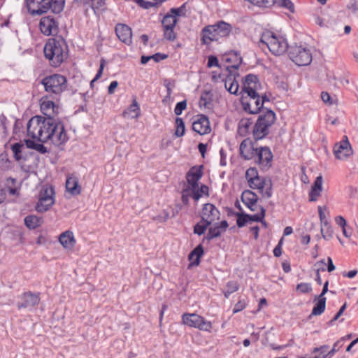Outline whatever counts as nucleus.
Instances as JSON below:
<instances>
[{"label": "nucleus", "mask_w": 358, "mask_h": 358, "mask_svg": "<svg viewBox=\"0 0 358 358\" xmlns=\"http://www.w3.org/2000/svg\"><path fill=\"white\" fill-rule=\"evenodd\" d=\"M43 52L50 64L57 67L68 57V45L64 39L50 38L44 46Z\"/></svg>", "instance_id": "nucleus-1"}, {"label": "nucleus", "mask_w": 358, "mask_h": 358, "mask_svg": "<svg viewBox=\"0 0 358 358\" xmlns=\"http://www.w3.org/2000/svg\"><path fill=\"white\" fill-rule=\"evenodd\" d=\"M40 84L43 86L45 95L50 96L52 99H59L68 87L66 78L59 73L43 77L40 80Z\"/></svg>", "instance_id": "nucleus-2"}, {"label": "nucleus", "mask_w": 358, "mask_h": 358, "mask_svg": "<svg viewBox=\"0 0 358 358\" xmlns=\"http://www.w3.org/2000/svg\"><path fill=\"white\" fill-rule=\"evenodd\" d=\"M28 13L31 16L42 15L51 10L59 13L64 8V0H25Z\"/></svg>", "instance_id": "nucleus-3"}, {"label": "nucleus", "mask_w": 358, "mask_h": 358, "mask_svg": "<svg viewBox=\"0 0 358 358\" xmlns=\"http://www.w3.org/2000/svg\"><path fill=\"white\" fill-rule=\"evenodd\" d=\"M275 113L270 109H262L252 127L255 140H261L269 134L270 128L275 122Z\"/></svg>", "instance_id": "nucleus-4"}, {"label": "nucleus", "mask_w": 358, "mask_h": 358, "mask_svg": "<svg viewBox=\"0 0 358 358\" xmlns=\"http://www.w3.org/2000/svg\"><path fill=\"white\" fill-rule=\"evenodd\" d=\"M231 25L224 21H220L213 25L205 27L201 31V41L203 44L209 45L213 41H217L221 37H226L231 31Z\"/></svg>", "instance_id": "nucleus-5"}, {"label": "nucleus", "mask_w": 358, "mask_h": 358, "mask_svg": "<svg viewBox=\"0 0 358 358\" xmlns=\"http://www.w3.org/2000/svg\"><path fill=\"white\" fill-rule=\"evenodd\" d=\"M260 43L266 45L269 50L275 55H281L286 51L288 52L289 47L285 38L276 36L271 31L262 34Z\"/></svg>", "instance_id": "nucleus-6"}, {"label": "nucleus", "mask_w": 358, "mask_h": 358, "mask_svg": "<svg viewBox=\"0 0 358 358\" xmlns=\"http://www.w3.org/2000/svg\"><path fill=\"white\" fill-rule=\"evenodd\" d=\"M289 59L297 66H308L312 62L310 50L303 45H292L288 49Z\"/></svg>", "instance_id": "nucleus-7"}, {"label": "nucleus", "mask_w": 358, "mask_h": 358, "mask_svg": "<svg viewBox=\"0 0 358 358\" xmlns=\"http://www.w3.org/2000/svg\"><path fill=\"white\" fill-rule=\"evenodd\" d=\"M55 191L52 187H43L40 191L36 210L39 213L47 211L55 203Z\"/></svg>", "instance_id": "nucleus-8"}, {"label": "nucleus", "mask_w": 358, "mask_h": 358, "mask_svg": "<svg viewBox=\"0 0 358 358\" xmlns=\"http://www.w3.org/2000/svg\"><path fill=\"white\" fill-rule=\"evenodd\" d=\"M182 323L190 327L197 328L202 331H210L212 324L203 317L195 313H185L182 316Z\"/></svg>", "instance_id": "nucleus-9"}, {"label": "nucleus", "mask_w": 358, "mask_h": 358, "mask_svg": "<svg viewBox=\"0 0 358 358\" xmlns=\"http://www.w3.org/2000/svg\"><path fill=\"white\" fill-rule=\"evenodd\" d=\"M273 157L272 152L268 147L260 146L257 148L253 160L262 170L267 171L271 167Z\"/></svg>", "instance_id": "nucleus-10"}, {"label": "nucleus", "mask_w": 358, "mask_h": 358, "mask_svg": "<svg viewBox=\"0 0 358 358\" xmlns=\"http://www.w3.org/2000/svg\"><path fill=\"white\" fill-rule=\"evenodd\" d=\"M248 185L250 188L259 190L263 197L269 199L272 196V181L271 179L258 176L250 181Z\"/></svg>", "instance_id": "nucleus-11"}, {"label": "nucleus", "mask_w": 358, "mask_h": 358, "mask_svg": "<svg viewBox=\"0 0 358 358\" xmlns=\"http://www.w3.org/2000/svg\"><path fill=\"white\" fill-rule=\"evenodd\" d=\"M241 102L244 110L250 114H259L263 108L259 94L243 96Z\"/></svg>", "instance_id": "nucleus-12"}, {"label": "nucleus", "mask_w": 358, "mask_h": 358, "mask_svg": "<svg viewBox=\"0 0 358 358\" xmlns=\"http://www.w3.org/2000/svg\"><path fill=\"white\" fill-rule=\"evenodd\" d=\"M39 29L45 36H55L59 31V22L52 15L45 16L40 20Z\"/></svg>", "instance_id": "nucleus-13"}, {"label": "nucleus", "mask_w": 358, "mask_h": 358, "mask_svg": "<svg viewBox=\"0 0 358 358\" xmlns=\"http://www.w3.org/2000/svg\"><path fill=\"white\" fill-rule=\"evenodd\" d=\"M52 129L54 131H52L53 134L50 140L55 145L59 146L68 141L69 138L64 125L61 121L55 120Z\"/></svg>", "instance_id": "nucleus-14"}, {"label": "nucleus", "mask_w": 358, "mask_h": 358, "mask_svg": "<svg viewBox=\"0 0 358 358\" xmlns=\"http://www.w3.org/2000/svg\"><path fill=\"white\" fill-rule=\"evenodd\" d=\"M48 95H44L40 100L41 110L47 117L55 118L59 113V106Z\"/></svg>", "instance_id": "nucleus-15"}, {"label": "nucleus", "mask_w": 358, "mask_h": 358, "mask_svg": "<svg viewBox=\"0 0 358 358\" xmlns=\"http://www.w3.org/2000/svg\"><path fill=\"white\" fill-rule=\"evenodd\" d=\"M352 153V149L346 136H344L343 141L336 143L334 146V154L335 157L339 160L346 159L351 156Z\"/></svg>", "instance_id": "nucleus-16"}, {"label": "nucleus", "mask_w": 358, "mask_h": 358, "mask_svg": "<svg viewBox=\"0 0 358 358\" xmlns=\"http://www.w3.org/2000/svg\"><path fill=\"white\" fill-rule=\"evenodd\" d=\"M220 210L212 203H208L203 205L201 219L202 222H207V224H212L220 220Z\"/></svg>", "instance_id": "nucleus-17"}, {"label": "nucleus", "mask_w": 358, "mask_h": 358, "mask_svg": "<svg viewBox=\"0 0 358 358\" xmlns=\"http://www.w3.org/2000/svg\"><path fill=\"white\" fill-rule=\"evenodd\" d=\"M261 89V84L257 76L248 74L245 77L243 91L247 95L259 94V90Z\"/></svg>", "instance_id": "nucleus-18"}, {"label": "nucleus", "mask_w": 358, "mask_h": 358, "mask_svg": "<svg viewBox=\"0 0 358 358\" xmlns=\"http://www.w3.org/2000/svg\"><path fill=\"white\" fill-rule=\"evenodd\" d=\"M228 227L229 224L226 220H223L220 223H213L210 226H209L208 233L203 238V241H210L213 238L220 237L222 233L226 231Z\"/></svg>", "instance_id": "nucleus-19"}, {"label": "nucleus", "mask_w": 358, "mask_h": 358, "mask_svg": "<svg viewBox=\"0 0 358 358\" xmlns=\"http://www.w3.org/2000/svg\"><path fill=\"white\" fill-rule=\"evenodd\" d=\"M192 129L200 135L210 133L211 128L208 117L205 115H197L196 120L192 123Z\"/></svg>", "instance_id": "nucleus-20"}, {"label": "nucleus", "mask_w": 358, "mask_h": 358, "mask_svg": "<svg viewBox=\"0 0 358 358\" xmlns=\"http://www.w3.org/2000/svg\"><path fill=\"white\" fill-rule=\"evenodd\" d=\"M55 118L42 117L41 131L40 133L39 141L45 143L51 138L52 136V127L55 123Z\"/></svg>", "instance_id": "nucleus-21"}, {"label": "nucleus", "mask_w": 358, "mask_h": 358, "mask_svg": "<svg viewBox=\"0 0 358 358\" xmlns=\"http://www.w3.org/2000/svg\"><path fill=\"white\" fill-rule=\"evenodd\" d=\"M258 147L250 139L243 140L240 145V155L245 160H253Z\"/></svg>", "instance_id": "nucleus-22"}, {"label": "nucleus", "mask_w": 358, "mask_h": 358, "mask_svg": "<svg viewBox=\"0 0 358 358\" xmlns=\"http://www.w3.org/2000/svg\"><path fill=\"white\" fill-rule=\"evenodd\" d=\"M21 299L22 302L17 304L18 309L32 308L39 303L40 294L31 292H24L21 296Z\"/></svg>", "instance_id": "nucleus-23"}, {"label": "nucleus", "mask_w": 358, "mask_h": 358, "mask_svg": "<svg viewBox=\"0 0 358 358\" xmlns=\"http://www.w3.org/2000/svg\"><path fill=\"white\" fill-rule=\"evenodd\" d=\"M42 117L34 116L31 117L27 123V134L33 139L39 141L40 133L41 131Z\"/></svg>", "instance_id": "nucleus-24"}, {"label": "nucleus", "mask_w": 358, "mask_h": 358, "mask_svg": "<svg viewBox=\"0 0 358 358\" xmlns=\"http://www.w3.org/2000/svg\"><path fill=\"white\" fill-rule=\"evenodd\" d=\"M115 31L117 38L127 45L132 43V31L131 29L125 24H117Z\"/></svg>", "instance_id": "nucleus-25"}, {"label": "nucleus", "mask_w": 358, "mask_h": 358, "mask_svg": "<svg viewBox=\"0 0 358 358\" xmlns=\"http://www.w3.org/2000/svg\"><path fill=\"white\" fill-rule=\"evenodd\" d=\"M203 166H193L186 174L188 187L196 188L199 187L198 182L203 176Z\"/></svg>", "instance_id": "nucleus-26"}, {"label": "nucleus", "mask_w": 358, "mask_h": 358, "mask_svg": "<svg viewBox=\"0 0 358 358\" xmlns=\"http://www.w3.org/2000/svg\"><path fill=\"white\" fill-rule=\"evenodd\" d=\"M242 202L252 211L257 209V195L251 190H245L241 195Z\"/></svg>", "instance_id": "nucleus-27"}, {"label": "nucleus", "mask_w": 358, "mask_h": 358, "mask_svg": "<svg viewBox=\"0 0 358 358\" xmlns=\"http://www.w3.org/2000/svg\"><path fill=\"white\" fill-rule=\"evenodd\" d=\"M322 176H317L314 181L313 185L311 187V190L309 193L310 201H315L320 196L321 192L322 191Z\"/></svg>", "instance_id": "nucleus-28"}, {"label": "nucleus", "mask_w": 358, "mask_h": 358, "mask_svg": "<svg viewBox=\"0 0 358 358\" xmlns=\"http://www.w3.org/2000/svg\"><path fill=\"white\" fill-rule=\"evenodd\" d=\"M66 188L72 195H78L80 193L81 187L78 185V179L76 176L73 174L68 176Z\"/></svg>", "instance_id": "nucleus-29"}, {"label": "nucleus", "mask_w": 358, "mask_h": 358, "mask_svg": "<svg viewBox=\"0 0 358 358\" xmlns=\"http://www.w3.org/2000/svg\"><path fill=\"white\" fill-rule=\"evenodd\" d=\"M59 241L66 249H72L76 243L73 234L71 231H66L62 233L59 237Z\"/></svg>", "instance_id": "nucleus-30"}, {"label": "nucleus", "mask_w": 358, "mask_h": 358, "mask_svg": "<svg viewBox=\"0 0 358 358\" xmlns=\"http://www.w3.org/2000/svg\"><path fill=\"white\" fill-rule=\"evenodd\" d=\"M140 107L136 99H134L129 107L123 112V117L125 118L135 119L140 116Z\"/></svg>", "instance_id": "nucleus-31"}, {"label": "nucleus", "mask_w": 358, "mask_h": 358, "mask_svg": "<svg viewBox=\"0 0 358 358\" xmlns=\"http://www.w3.org/2000/svg\"><path fill=\"white\" fill-rule=\"evenodd\" d=\"M203 254V248L200 244L197 245L189 255V260L192 262V266H198L200 264V258Z\"/></svg>", "instance_id": "nucleus-32"}, {"label": "nucleus", "mask_w": 358, "mask_h": 358, "mask_svg": "<svg viewBox=\"0 0 358 358\" xmlns=\"http://www.w3.org/2000/svg\"><path fill=\"white\" fill-rule=\"evenodd\" d=\"M80 2L84 6H89L93 9L94 13L105 10V0H80Z\"/></svg>", "instance_id": "nucleus-33"}, {"label": "nucleus", "mask_w": 358, "mask_h": 358, "mask_svg": "<svg viewBox=\"0 0 358 358\" xmlns=\"http://www.w3.org/2000/svg\"><path fill=\"white\" fill-rule=\"evenodd\" d=\"M224 86L226 90L232 94H236L239 88L238 82L231 75L228 76L224 80Z\"/></svg>", "instance_id": "nucleus-34"}, {"label": "nucleus", "mask_w": 358, "mask_h": 358, "mask_svg": "<svg viewBox=\"0 0 358 358\" xmlns=\"http://www.w3.org/2000/svg\"><path fill=\"white\" fill-rule=\"evenodd\" d=\"M213 94L210 90H204L200 96L199 106L205 108H210L212 106Z\"/></svg>", "instance_id": "nucleus-35"}, {"label": "nucleus", "mask_w": 358, "mask_h": 358, "mask_svg": "<svg viewBox=\"0 0 358 358\" xmlns=\"http://www.w3.org/2000/svg\"><path fill=\"white\" fill-rule=\"evenodd\" d=\"M42 223V218L36 215H27L24 218V224L30 229H36L41 226Z\"/></svg>", "instance_id": "nucleus-36"}, {"label": "nucleus", "mask_w": 358, "mask_h": 358, "mask_svg": "<svg viewBox=\"0 0 358 358\" xmlns=\"http://www.w3.org/2000/svg\"><path fill=\"white\" fill-rule=\"evenodd\" d=\"M253 122L250 119L243 118L238 123V132L241 136H245L249 133Z\"/></svg>", "instance_id": "nucleus-37"}, {"label": "nucleus", "mask_w": 358, "mask_h": 358, "mask_svg": "<svg viewBox=\"0 0 358 358\" xmlns=\"http://www.w3.org/2000/svg\"><path fill=\"white\" fill-rule=\"evenodd\" d=\"M317 300V302L315 305L312 310L313 315H320L324 313L326 307V299L317 298L315 297V300Z\"/></svg>", "instance_id": "nucleus-38"}, {"label": "nucleus", "mask_w": 358, "mask_h": 358, "mask_svg": "<svg viewBox=\"0 0 358 358\" xmlns=\"http://www.w3.org/2000/svg\"><path fill=\"white\" fill-rule=\"evenodd\" d=\"M321 233L322 237L327 241L330 240L333 237V229L329 222L321 224Z\"/></svg>", "instance_id": "nucleus-39"}, {"label": "nucleus", "mask_w": 358, "mask_h": 358, "mask_svg": "<svg viewBox=\"0 0 358 358\" xmlns=\"http://www.w3.org/2000/svg\"><path fill=\"white\" fill-rule=\"evenodd\" d=\"M239 289V284L238 282L231 280L229 281L226 285V289L223 291V294L226 298H229L230 294L236 292Z\"/></svg>", "instance_id": "nucleus-40"}, {"label": "nucleus", "mask_w": 358, "mask_h": 358, "mask_svg": "<svg viewBox=\"0 0 358 358\" xmlns=\"http://www.w3.org/2000/svg\"><path fill=\"white\" fill-rule=\"evenodd\" d=\"M177 23V19L174 15H171L169 13H167L162 20L163 28L166 27H175Z\"/></svg>", "instance_id": "nucleus-41"}, {"label": "nucleus", "mask_w": 358, "mask_h": 358, "mask_svg": "<svg viewBox=\"0 0 358 358\" xmlns=\"http://www.w3.org/2000/svg\"><path fill=\"white\" fill-rule=\"evenodd\" d=\"M236 217V224L238 227H243L247 223L249 222L248 214L243 212H236L234 213Z\"/></svg>", "instance_id": "nucleus-42"}, {"label": "nucleus", "mask_w": 358, "mask_h": 358, "mask_svg": "<svg viewBox=\"0 0 358 358\" xmlns=\"http://www.w3.org/2000/svg\"><path fill=\"white\" fill-rule=\"evenodd\" d=\"M176 129L175 131V135L177 137H181L185 134V123L182 118L180 117H176Z\"/></svg>", "instance_id": "nucleus-43"}, {"label": "nucleus", "mask_w": 358, "mask_h": 358, "mask_svg": "<svg viewBox=\"0 0 358 358\" xmlns=\"http://www.w3.org/2000/svg\"><path fill=\"white\" fill-rule=\"evenodd\" d=\"M344 341V338H341L340 340L337 341L333 345V348L331 350L328 351L327 353L325 352V355H327V358H331L335 353L338 352L340 349L343 347V341Z\"/></svg>", "instance_id": "nucleus-44"}, {"label": "nucleus", "mask_w": 358, "mask_h": 358, "mask_svg": "<svg viewBox=\"0 0 358 358\" xmlns=\"http://www.w3.org/2000/svg\"><path fill=\"white\" fill-rule=\"evenodd\" d=\"M209 226H210V224H207V222H202V220L201 219V221L194 225V233L201 236L205 233Z\"/></svg>", "instance_id": "nucleus-45"}, {"label": "nucleus", "mask_w": 358, "mask_h": 358, "mask_svg": "<svg viewBox=\"0 0 358 358\" xmlns=\"http://www.w3.org/2000/svg\"><path fill=\"white\" fill-rule=\"evenodd\" d=\"M24 148V145L20 143H16L12 145L11 150L13 152L15 159L17 161H20L22 159V149Z\"/></svg>", "instance_id": "nucleus-46"}, {"label": "nucleus", "mask_w": 358, "mask_h": 358, "mask_svg": "<svg viewBox=\"0 0 358 358\" xmlns=\"http://www.w3.org/2000/svg\"><path fill=\"white\" fill-rule=\"evenodd\" d=\"M312 290L311 284L307 282H301L296 287V291L300 294H308Z\"/></svg>", "instance_id": "nucleus-47"}, {"label": "nucleus", "mask_w": 358, "mask_h": 358, "mask_svg": "<svg viewBox=\"0 0 358 358\" xmlns=\"http://www.w3.org/2000/svg\"><path fill=\"white\" fill-rule=\"evenodd\" d=\"M175 27H166L163 28L164 37L165 39L173 41L176 38V34L174 32Z\"/></svg>", "instance_id": "nucleus-48"}, {"label": "nucleus", "mask_w": 358, "mask_h": 358, "mask_svg": "<svg viewBox=\"0 0 358 358\" xmlns=\"http://www.w3.org/2000/svg\"><path fill=\"white\" fill-rule=\"evenodd\" d=\"M259 209L261 211L260 214L248 215L249 222H262L266 215V210L262 206H259Z\"/></svg>", "instance_id": "nucleus-49"}, {"label": "nucleus", "mask_w": 358, "mask_h": 358, "mask_svg": "<svg viewBox=\"0 0 358 358\" xmlns=\"http://www.w3.org/2000/svg\"><path fill=\"white\" fill-rule=\"evenodd\" d=\"M280 7L287 9L289 12H294V5L291 0H278L276 1Z\"/></svg>", "instance_id": "nucleus-50"}, {"label": "nucleus", "mask_w": 358, "mask_h": 358, "mask_svg": "<svg viewBox=\"0 0 358 358\" xmlns=\"http://www.w3.org/2000/svg\"><path fill=\"white\" fill-rule=\"evenodd\" d=\"M191 192L192 187H187L182 191L181 200L185 205H187L189 203V198H192V195Z\"/></svg>", "instance_id": "nucleus-51"}, {"label": "nucleus", "mask_w": 358, "mask_h": 358, "mask_svg": "<svg viewBox=\"0 0 358 358\" xmlns=\"http://www.w3.org/2000/svg\"><path fill=\"white\" fill-rule=\"evenodd\" d=\"M258 176V171L255 167H250L246 171L245 178L247 179L248 183Z\"/></svg>", "instance_id": "nucleus-52"}, {"label": "nucleus", "mask_w": 358, "mask_h": 358, "mask_svg": "<svg viewBox=\"0 0 358 358\" xmlns=\"http://www.w3.org/2000/svg\"><path fill=\"white\" fill-rule=\"evenodd\" d=\"M185 12H186L185 3H183L179 8H171L169 13L171 15H174L175 17H176V16H184L185 15Z\"/></svg>", "instance_id": "nucleus-53"}, {"label": "nucleus", "mask_w": 358, "mask_h": 358, "mask_svg": "<svg viewBox=\"0 0 358 358\" xmlns=\"http://www.w3.org/2000/svg\"><path fill=\"white\" fill-rule=\"evenodd\" d=\"M105 66V60L103 59H101L99 69L98 70L95 77L94 79L90 82V86L92 87L94 85V83L101 76H102L103 71Z\"/></svg>", "instance_id": "nucleus-54"}, {"label": "nucleus", "mask_w": 358, "mask_h": 358, "mask_svg": "<svg viewBox=\"0 0 358 358\" xmlns=\"http://www.w3.org/2000/svg\"><path fill=\"white\" fill-rule=\"evenodd\" d=\"M187 107V101L185 100L178 102L174 109V113L177 115H180L182 110H184Z\"/></svg>", "instance_id": "nucleus-55"}, {"label": "nucleus", "mask_w": 358, "mask_h": 358, "mask_svg": "<svg viewBox=\"0 0 358 358\" xmlns=\"http://www.w3.org/2000/svg\"><path fill=\"white\" fill-rule=\"evenodd\" d=\"M246 303L244 300H239L234 306L233 313H236L245 308Z\"/></svg>", "instance_id": "nucleus-56"}, {"label": "nucleus", "mask_w": 358, "mask_h": 358, "mask_svg": "<svg viewBox=\"0 0 358 358\" xmlns=\"http://www.w3.org/2000/svg\"><path fill=\"white\" fill-rule=\"evenodd\" d=\"M346 303H345L339 309L338 312L334 315L331 320L329 321V324H332V323L336 321L343 313L346 308Z\"/></svg>", "instance_id": "nucleus-57"}, {"label": "nucleus", "mask_w": 358, "mask_h": 358, "mask_svg": "<svg viewBox=\"0 0 358 358\" xmlns=\"http://www.w3.org/2000/svg\"><path fill=\"white\" fill-rule=\"evenodd\" d=\"M208 67L210 68L213 66H219V62L217 58L215 56L210 55L208 57Z\"/></svg>", "instance_id": "nucleus-58"}, {"label": "nucleus", "mask_w": 358, "mask_h": 358, "mask_svg": "<svg viewBox=\"0 0 358 358\" xmlns=\"http://www.w3.org/2000/svg\"><path fill=\"white\" fill-rule=\"evenodd\" d=\"M282 239H281L278 243V245L275 247L273 250V255L275 257H278L282 255Z\"/></svg>", "instance_id": "nucleus-59"}, {"label": "nucleus", "mask_w": 358, "mask_h": 358, "mask_svg": "<svg viewBox=\"0 0 358 358\" xmlns=\"http://www.w3.org/2000/svg\"><path fill=\"white\" fill-rule=\"evenodd\" d=\"M151 59H153L155 62H159L161 60L165 59L167 57L166 55L156 53L150 56Z\"/></svg>", "instance_id": "nucleus-60"}, {"label": "nucleus", "mask_w": 358, "mask_h": 358, "mask_svg": "<svg viewBox=\"0 0 358 358\" xmlns=\"http://www.w3.org/2000/svg\"><path fill=\"white\" fill-rule=\"evenodd\" d=\"M192 198L195 201H198L201 197V194L199 192V187L196 188L192 187Z\"/></svg>", "instance_id": "nucleus-61"}, {"label": "nucleus", "mask_w": 358, "mask_h": 358, "mask_svg": "<svg viewBox=\"0 0 358 358\" xmlns=\"http://www.w3.org/2000/svg\"><path fill=\"white\" fill-rule=\"evenodd\" d=\"M118 85V83L116 80L112 81L108 86V92L109 94H113Z\"/></svg>", "instance_id": "nucleus-62"}, {"label": "nucleus", "mask_w": 358, "mask_h": 358, "mask_svg": "<svg viewBox=\"0 0 358 358\" xmlns=\"http://www.w3.org/2000/svg\"><path fill=\"white\" fill-rule=\"evenodd\" d=\"M318 214H319L321 224L325 223V222H328L326 218L325 214L322 210V208L321 206L318 207Z\"/></svg>", "instance_id": "nucleus-63"}, {"label": "nucleus", "mask_w": 358, "mask_h": 358, "mask_svg": "<svg viewBox=\"0 0 358 358\" xmlns=\"http://www.w3.org/2000/svg\"><path fill=\"white\" fill-rule=\"evenodd\" d=\"M34 150H36L42 154H45L48 152L47 148L45 147L43 144L40 143H36Z\"/></svg>", "instance_id": "nucleus-64"}]
</instances>
